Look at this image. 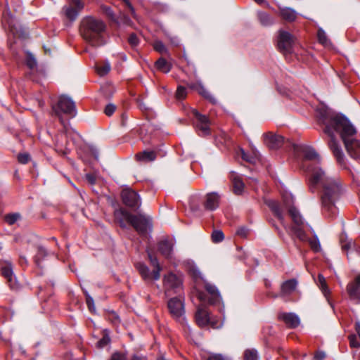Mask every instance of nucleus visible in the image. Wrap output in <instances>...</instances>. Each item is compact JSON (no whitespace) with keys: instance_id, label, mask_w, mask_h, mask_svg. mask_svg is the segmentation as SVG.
Returning <instances> with one entry per match:
<instances>
[{"instance_id":"1","label":"nucleus","mask_w":360,"mask_h":360,"mask_svg":"<svg viewBox=\"0 0 360 360\" xmlns=\"http://www.w3.org/2000/svg\"><path fill=\"white\" fill-rule=\"evenodd\" d=\"M317 116L319 123L325 127L323 131L330 138L328 145L340 165L345 166V155L335 139V131L340 134L349 156L354 159L360 157V141L355 137L356 130L347 117L327 110L319 111Z\"/></svg>"},{"instance_id":"2","label":"nucleus","mask_w":360,"mask_h":360,"mask_svg":"<svg viewBox=\"0 0 360 360\" xmlns=\"http://www.w3.org/2000/svg\"><path fill=\"white\" fill-rule=\"evenodd\" d=\"M310 189L312 190L316 184H321V212L328 219L334 218L338 212L335 202L345 192V188L338 178L326 176L322 169L312 171L310 177Z\"/></svg>"},{"instance_id":"3","label":"nucleus","mask_w":360,"mask_h":360,"mask_svg":"<svg viewBox=\"0 0 360 360\" xmlns=\"http://www.w3.org/2000/svg\"><path fill=\"white\" fill-rule=\"evenodd\" d=\"M292 198L287 197L284 199L283 205L274 200L268 201L267 205L283 226H285L283 210L284 208L286 209L293 222L292 227L293 232L300 240L304 241L307 239L306 234L303 230L304 220L297 209L292 205Z\"/></svg>"},{"instance_id":"4","label":"nucleus","mask_w":360,"mask_h":360,"mask_svg":"<svg viewBox=\"0 0 360 360\" xmlns=\"http://www.w3.org/2000/svg\"><path fill=\"white\" fill-rule=\"evenodd\" d=\"M105 25L103 21L91 17L86 18L80 29L84 39L93 46H99L105 44L103 33Z\"/></svg>"},{"instance_id":"5","label":"nucleus","mask_w":360,"mask_h":360,"mask_svg":"<svg viewBox=\"0 0 360 360\" xmlns=\"http://www.w3.org/2000/svg\"><path fill=\"white\" fill-rule=\"evenodd\" d=\"M53 110L61 123H63V114L70 117H75L77 114L75 102L66 96H60L57 104L53 106Z\"/></svg>"},{"instance_id":"6","label":"nucleus","mask_w":360,"mask_h":360,"mask_svg":"<svg viewBox=\"0 0 360 360\" xmlns=\"http://www.w3.org/2000/svg\"><path fill=\"white\" fill-rule=\"evenodd\" d=\"M126 220L139 233L146 232L150 225V219L143 214H131L129 212L124 214Z\"/></svg>"},{"instance_id":"7","label":"nucleus","mask_w":360,"mask_h":360,"mask_svg":"<svg viewBox=\"0 0 360 360\" xmlns=\"http://www.w3.org/2000/svg\"><path fill=\"white\" fill-rule=\"evenodd\" d=\"M182 281L176 275L169 273L163 278V287L167 296L176 293L181 288Z\"/></svg>"},{"instance_id":"8","label":"nucleus","mask_w":360,"mask_h":360,"mask_svg":"<svg viewBox=\"0 0 360 360\" xmlns=\"http://www.w3.org/2000/svg\"><path fill=\"white\" fill-rule=\"evenodd\" d=\"M294 38L291 34L285 31H280L278 39V47L283 54L292 51Z\"/></svg>"},{"instance_id":"9","label":"nucleus","mask_w":360,"mask_h":360,"mask_svg":"<svg viewBox=\"0 0 360 360\" xmlns=\"http://www.w3.org/2000/svg\"><path fill=\"white\" fill-rule=\"evenodd\" d=\"M121 197L123 203L129 207L137 209L141 206L139 195L130 188L123 189Z\"/></svg>"},{"instance_id":"10","label":"nucleus","mask_w":360,"mask_h":360,"mask_svg":"<svg viewBox=\"0 0 360 360\" xmlns=\"http://www.w3.org/2000/svg\"><path fill=\"white\" fill-rule=\"evenodd\" d=\"M1 271L2 276L6 278L7 282L11 289L18 288L19 285L13 276V266L10 262L4 261L1 262Z\"/></svg>"},{"instance_id":"11","label":"nucleus","mask_w":360,"mask_h":360,"mask_svg":"<svg viewBox=\"0 0 360 360\" xmlns=\"http://www.w3.org/2000/svg\"><path fill=\"white\" fill-rule=\"evenodd\" d=\"M302 153L304 156V160L302 163L303 168H306V170L311 172V175L312 174V171L316 169H320L319 167H311L308 161L309 160H316L319 161V156L318 153L315 151V150L311 147L304 146L302 148Z\"/></svg>"},{"instance_id":"12","label":"nucleus","mask_w":360,"mask_h":360,"mask_svg":"<svg viewBox=\"0 0 360 360\" xmlns=\"http://www.w3.org/2000/svg\"><path fill=\"white\" fill-rule=\"evenodd\" d=\"M346 290L351 300L360 303V274L348 283Z\"/></svg>"},{"instance_id":"13","label":"nucleus","mask_w":360,"mask_h":360,"mask_svg":"<svg viewBox=\"0 0 360 360\" xmlns=\"http://www.w3.org/2000/svg\"><path fill=\"white\" fill-rule=\"evenodd\" d=\"M193 114L196 118V128L200 131V135L205 136L210 133V122L208 117L201 115L197 110H194Z\"/></svg>"},{"instance_id":"14","label":"nucleus","mask_w":360,"mask_h":360,"mask_svg":"<svg viewBox=\"0 0 360 360\" xmlns=\"http://www.w3.org/2000/svg\"><path fill=\"white\" fill-rule=\"evenodd\" d=\"M169 312L176 319L180 318L184 314V298L174 297L168 301Z\"/></svg>"},{"instance_id":"15","label":"nucleus","mask_w":360,"mask_h":360,"mask_svg":"<svg viewBox=\"0 0 360 360\" xmlns=\"http://www.w3.org/2000/svg\"><path fill=\"white\" fill-rule=\"evenodd\" d=\"M221 195L217 192H211L206 194L203 205L205 210H216L220 202Z\"/></svg>"},{"instance_id":"16","label":"nucleus","mask_w":360,"mask_h":360,"mask_svg":"<svg viewBox=\"0 0 360 360\" xmlns=\"http://www.w3.org/2000/svg\"><path fill=\"white\" fill-rule=\"evenodd\" d=\"M278 318L291 328H297L300 323L299 316L294 313L281 312L278 314Z\"/></svg>"},{"instance_id":"17","label":"nucleus","mask_w":360,"mask_h":360,"mask_svg":"<svg viewBox=\"0 0 360 360\" xmlns=\"http://www.w3.org/2000/svg\"><path fill=\"white\" fill-rule=\"evenodd\" d=\"M264 143L270 149H278L282 146L283 143V137L280 135L267 133L264 134Z\"/></svg>"},{"instance_id":"18","label":"nucleus","mask_w":360,"mask_h":360,"mask_svg":"<svg viewBox=\"0 0 360 360\" xmlns=\"http://www.w3.org/2000/svg\"><path fill=\"white\" fill-rule=\"evenodd\" d=\"M195 320L198 325L200 327L205 326L210 323V318L205 306L200 305L198 307L195 313Z\"/></svg>"},{"instance_id":"19","label":"nucleus","mask_w":360,"mask_h":360,"mask_svg":"<svg viewBox=\"0 0 360 360\" xmlns=\"http://www.w3.org/2000/svg\"><path fill=\"white\" fill-rule=\"evenodd\" d=\"M174 243L167 238L160 240L158 243V250L165 257H169L172 252Z\"/></svg>"},{"instance_id":"20","label":"nucleus","mask_w":360,"mask_h":360,"mask_svg":"<svg viewBox=\"0 0 360 360\" xmlns=\"http://www.w3.org/2000/svg\"><path fill=\"white\" fill-rule=\"evenodd\" d=\"M297 285V281L295 278L288 280L281 285V295L282 296L291 295Z\"/></svg>"},{"instance_id":"21","label":"nucleus","mask_w":360,"mask_h":360,"mask_svg":"<svg viewBox=\"0 0 360 360\" xmlns=\"http://www.w3.org/2000/svg\"><path fill=\"white\" fill-rule=\"evenodd\" d=\"M148 255L151 265L154 267L153 271V278L155 281L159 280L160 278V272L162 271V268L158 262V260L155 257L152 255L149 251H148Z\"/></svg>"},{"instance_id":"22","label":"nucleus","mask_w":360,"mask_h":360,"mask_svg":"<svg viewBox=\"0 0 360 360\" xmlns=\"http://www.w3.org/2000/svg\"><path fill=\"white\" fill-rule=\"evenodd\" d=\"M189 86L191 89L196 90L199 94H200L205 98L210 100L212 102H214V98L200 83L191 84Z\"/></svg>"},{"instance_id":"23","label":"nucleus","mask_w":360,"mask_h":360,"mask_svg":"<svg viewBox=\"0 0 360 360\" xmlns=\"http://www.w3.org/2000/svg\"><path fill=\"white\" fill-rule=\"evenodd\" d=\"M232 182L234 193L236 195L242 194L244 190L245 185L241 178L238 176H235L233 177Z\"/></svg>"},{"instance_id":"24","label":"nucleus","mask_w":360,"mask_h":360,"mask_svg":"<svg viewBox=\"0 0 360 360\" xmlns=\"http://www.w3.org/2000/svg\"><path fill=\"white\" fill-rule=\"evenodd\" d=\"M280 14L283 19L289 22L294 21L297 18L296 12L289 8L281 9Z\"/></svg>"},{"instance_id":"25","label":"nucleus","mask_w":360,"mask_h":360,"mask_svg":"<svg viewBox=\"0 0 360 360\" xmlns=\"http://www.w3.org/2000/svg\"><path fill=\"white\" fill-rule=\"evenodd\" d=\"M136 157L139 160L150 162L153 161L156 158V153L152 150H146L136 154Z\"/></svg>"},{"instance_id":"26","label":"nucleus","mask_w":360,"mask_h":360,"mask_svg":"<svg viewBox=\"0 0 360 360\" xmlns=\"http://www.w3.org/2000/svg\"><path fill=\"white\" fill-rule=\"evenodd\" d=\"M155 67L158 70L164 73H167L170 71L172 68V65L170 63L167 62L165 58H160L155 62Z\"/></svg>"},{"instance_id":"27","label":"nucleus","mask_w":360,"mask_h":360,"mask_svg":"<svg viewBox=\"0 0 360 360\" xmlns=\"http://www.w3.org/2000/svg\"><path fill=\"white\" fill-rule=\"evenodd\" d=\"M136 267L144 280L153 279V272L150 273L148 267L145 264L139 263L137 264Z\"/></svg>"},{"instance_id":"28","label":"nucleus","mask_w":360,"mask_h":360,"mask_svg":"<svg viewBox=\"0 0 360 360\" xmlns=\"http://www.w3.org/2000/svg\"><path fill=\"white\" fill-rule=\"evenodd\" d=\"M257 16L262 25L267 26L273 23L271 18L265 12H258Z\"/></svg>"},{"instance_id":"29","label":"nucleus","mask_w":360,"mask_h":360,"mask_svg":"<svg viewBox=\"0 0 360 360\" xmlns=\"http://www.w3.org/2000/svg\"><path fill=\"white\" fill-rule=\"evenodd\" d=\"M244 360H259L258 352L255 349H247L244 352Z\"/></svg>"},{"instance_id":"30","label":"nucleus","mask_w":360,"mask_h":360,"mask_svg":"<svg viewBox=\"0 0 360 360\" xmlns=\"http://www.w3.org/2000/svg\"><path fill=\"white\" fill-rule=\"evenodd\" d=\"M318 282H319V287L321 289L323 293L327 297L328 295L330 294V290L327 286L326 279L323 275L319 274L318 276Z\"/></svg>"},{"instance_id":"31","label":"nucleus","mask_w":360,"mask_h":360,"mask_svg":"<svg viewBox=\"0 0 360 360\" xmlns=\"http://www.w3.org/2000/svg\"><path fill=\"white\" fill-rule=\"evenodd\" d=\"M205 288L211 295L213 296L214 301L219 300L220 295L217 288L214 285L210 283H206Z\"/></svg>"},{"instance_id":"32","label":"nucleus","mask_w":360,"mask_h":360,"mask_svg":"<svg viewBox=\"0 0 360 360\" xmlns=\"http://www.w3.org/2000/svg\"><path fill=\"white\" fill-rule=\"evenodd\" d=\"M340 243L342 249L343 250H348L352 246L354 245V243L352 240H348L346 236H341L340 237Z\"/></svg>"},{"instance_id":"33","label":"nucleus","mask_w":360,"mask_h":360,"mask_svg":"<svg viewBox=\"0 0 360 360\" xmlns=\"http://www.w3.org/2000/svg\"><path fill=\"white\" fill-rule=\"evenodd\" d=\"M110 70V65L108 63L96 66V72L100 76L107 75Z\"/></svg>"},{"instance_id":"34","label":"nucleus","mask_w":360,"mask_h":360,"mask_svg":"<svg viewBox=\"0 0 360 360\" xmlns=\"http://www.w3.org/2000/svg\"><path fill=\"white\" fill-rule=\"evenodd\" d=\"M317 36H318L319 41L321 44H323L325 46H327L330 44V41H329L328 39L327 38V36L323 30H319Z\"/></svg>"},{"instance_id":"35","label":"nucleus","mask_w":360,"mask_h":360,"mask_svg":"<svg viewBox=\"0 0 360 360\" xmlns=\"http://www.w3.org/2000/svg\"><path fill=\"white\" fill-rule=\"evenodd\" d=\"M20 214L18 213L9 214L5 216V221L9 225H12L20 219Z\"/></svg>"},{"instance_id":"36","label":"nucleus","mask_w":360,"mask_h":360,"mask_svg":"<svg viewBox=\"0 0 360 360\" xmlns=\"http://www.w3.org/2000/svg\"><path fill=\"white\" fill-rule=\"evenodd\" d=\"M78 14V11L73 8L68 7L65 9V15L68 18H69L71 20H74L76 19Z\"/></svg>"},{"instance_id":"37","label":"nucleus","mask_w":360,"mask_h":360,"mask_svg":"<svg viewBox=\"0 0 360 360\" xmlns=\"http://www.w3.org/2000/svg\"><path fill=\"white\" fill-rule=\"evenodd\" d=\"M3 18H4V20L6 22V23L8 24V25L11 27V28H13V27L14 26L13 25V15L11 13L10 11L8 10H6V11H4V14H3Z\"/></svg>"},{"instance_id":"38","label":"nucleus","mask_w":360,"mask_h":360,"mask_svg":"<svg viewBox=\"0 0 360 360\" xmlns=\"http://www.w3.org/2000/svg\"><path fill=\"white\" fill-rule=\"evenodd\" d=\"M187 91L184 86H178L176 91V98L178 100H183L186 97Z\"/></svg>"},{"instance_id":"39","label":"nucleus","mask_w":360,"mask_h":360,"mask_svg":"<svg viewBox=\"0 0 360 360\" xmlns=\"http://www.w3.org/2000/svg\"><path fill=\"white\" fill-rule=\"evenodd\" d=\"M309 243L311 250L314 252H319L321 250V245L317 238L309 239Z\"/></svg>"},{"instance_id":"40","label":"nucleus","mask_w":360,"mask_h":360,"mask_svg":"<svg viewBox=\"0 0 360 360\" xmlns=\"http://www.w3.org/2000/svg\"><path fill=\"white\" fill-rule=\"evenodd\" d=\"M224 239V233L221 231H214L212 234V240L214 243H219L222 241Z\"/></svg>"},{"instance_id":"41","label":"nucleus","mask_w":360,"mask_h":360,"mask_svg":"<svg viewBox=\"0 0 360 360\" xmlns=\"http://www.w3.org/2000/svg\"><path fill=\"white\" fill-rule=\"evenodd\" d=\"M46 252L44 248L42 247H39L37 248V253L35 256V262L39 266L40 264V259L46 256Z\"/></svg>"},{"instance_id":"42","label":"nucleus","mask_w":360,"mask_h":360,"mask_svg":"<svg viewBox=\"0 0 360 360\" xmlns=\"http://www.w3.org/2000/svg\"><path fill=\"white\" fill-rule=\"evenodd\" d=\"M110 342V337L108 336V335L105 334L103 335V337L99 341H98V342L96 344L97 347L103 348V347H105L108 344H109Z\"/></svg>"},{"instance_id":"43","label":"nucleus","mask_w":360,"mask_h":360,"mask_svg":"<svg viewBox=\"0 0 360 360\" xmlns=\"http://www.w3.org/2000/svg\"><path fill=\"white\" fill-rule=\"evenodd\" d=\"M154 49L160 53H166L167 49L164 44L160 41H157L153 44Z\"/></svg>"},{"instance_id":"44","label":"nucleus","mask_w":360,"mask_h":360,"mask_svg":"<svg viewBox=\"0 0 360 360\" xmlns=\"http://www.w3.org/2000/svg\"><path fill=\"white\" fill-rule=\"evenodd\" d=\"M26 64L30 69L32 70L36 68L37 62L35 58L31 54H28L26 59Z\"/></svg>"},{"instance_id":"45","label":"nucleus","mask_w":360,"mask_h":360,"mask_svg":"<svg viewBox=\"0 0 360 360\" xmlns=\"http://www.w3.org/2000/svg\"><path fill=\"white\" fill-rule=\"evenodd\" d=\"M349 345L353 348H359L360 347V343L357 340L356 336L355 335H351L349 336Z\"/></svg>"},{"instance_id":"46","label":"nucleus","mask_w":360,"mask_h":360,"mask_svg":"<svg viewBox=\"0 0 360 360\" xmlns=\"http://www.w3.org/2000/svg\"><path fill=\"white\" fill-rule=\"evenodd\" d=\"M127 355L122 352H115L109 360H127Z\"/></svg>"},{"instance_id":"47","label":"nucleus","mask_w":360,"mask_h":360,"mask_svg":"<svg viewBox=\"0 0 360 360\" xmlns=\"http://www.w3.org/2000/svg\"><path fill=\"white\" fill-rule=\"evenodd\" d=\"M19 162L22 164L27 163L30 160V156L27 153L19 154L18 157Z\"/></svg>"},{"instance_id":"48","label":"nucleus","mask_w":360,"mask_h":360,"mask_svg":"<svg viewBox=\"0 0 360 360\" xmlns=\"http://www.w3.org/2000/svg\"><path fill=\"white\" fill-rule=\"evenodd\" d=\"M128 41L132 47L136 46L139 44L138 37L135 34H131L129 35Z\"/></svg>"},{"instance_id":"49","label":"nucleus","mask_w":360,"mask_h":360,"mask_svg":"<svg viewBox=\"0 0 360 360\" xmlns=\"http://www.w3.org/2000/svg\"><path fill=\"white\" fill-rule=\"evenodd\" d=\"M115 109V105L112 104H108L105 108L104 112L107 116H111L114 113Z\"/></svg>"},{"instance_id":"50","label":"nucleus","mask_w":360,"mask_h":360,"mask_svg":"<svg viewBox=\"0 0 360 360\" xmlns=\"http://www.w3.org/2000/svg\"><path fill=\"white\" fill-rule=\"evenodd\" d=\"M96 178H97L96 175L94 173H89V174H86V180L91 185H94L96 184Z\"/></svg>"},{"instance_id":"51","label":"nucleus","mask_w":360,"mask_h":360,"mask_svg":"<svg viewBox=\"0 0 360 360\" xmlns=\"http://www.w3.org/2000/svg\"><path fill=\"white\" fill-rule=\"evenodd\" d=\"M129 360H148V359L146 356L136 353L131 355Z\"/></svg>"},{"instance_id":"52","label":"nucleus","mask_w":360,"mask_h":360,"mask_svg":"<svg viewBox=\"0 0 360 360\" xmlns=\"http://www.w3.org/2000/svg\"><path fill=\"white\" fill-rule=\"evenodd\" d=\"M326 353L323 351H318L314 354V359L316 360H323L326 358Z\"/></svg>"},{"instance_id":"53","label":"nucleus","mask_w":360,"mask_h":360,"mask_svg":"<svg viewBox=\"0 0 360 360\" xmlns=\"http://www.w3.org/2000/svg\"><path fill=\"white\" fill-rule=\"evenodd\" d=\"M103 10L105 12V13L112 20H114V15L112 9L107 6H103Z\"/></svg>"},{"instance_id":"54","label":"nucleus","mask_w":360,"mask_h":360,"mask_svg":"<svg viewBox=\"0 0 360 360\" xmlns=\"http://www.w3.org/2000/svg\"><path fill=\"white\" fill-rule=\"evenodd\" d=\"M71 4L75 6L77 8L79 11L83 8V4L80 0H70Z\"/></svg>"},{"instance_id":"55","label":"nucleus","mask_w":360,"mask_h":360,"mask_svg":"<svg viewBox=\"0 0 360 360\" xmlns=\"http://www.w3.org/2000/svg\"><path fill=\"white\" fill-rule=\"evenodd\" d=\"M86 303H87V305H88V307H89V310L91 311H95V307H94L93 299L89 297H88L86 298Z\"/></svg>"},{"instance_id":"56","label":"nucleus","mask_w":360,"mask_h":360,"mask_svg":"<svg viewBox=\"0 0 360 360\" xmlns=\"http://www.w3.org/2000/svg\"><path fill=\"white\" fill-rule=\"evenodd\" d=\"M248 233V230L245 228H240L237 230L236 234L241 236L245 237Z\"/></svg>"},{"instance_id":"57","label":"nucleus","mask_w":360,"mask_h":360,"mask_svg":"<svg viewBox=\"0 0 360 360\" xmlns=\"http://www.w3.org/2000/svg\"><path fill=\"white\" fill-rule=\"evenodd\" d=\"M207 360H224V358L219 354L210 356Z\"/></svg>"},{"instance_id":"58","label":"nucleus","mask_w":360,"mask_h":360,"mask_svg":"<svg viewBox=\"0 0 360 360\" xmlns=\"http://www.w3.org/2000/svg\"><path fill=\"white\" fill-rule=\"evenodd\" d=\"M122 1L125 3L127 6L129 8L131 14H134V9L132 5L131 4V3L128 0H122Z\"/></svg>"},{"instance_id":"59","label":"nucleus","mask_w":360,"mask_h":360,"mask_svg":"<svg viewBox=\"0 0 360 360\" xmlns=\"http://www.w3.org/2000/svg\"><path fill=\"white\" fill-rule=\"evenodd\" d=\"M242 158L247 162H251V159L246 155L243 150H241Z\"/></svg>"},{"instance_id":"60","label":"nucleus","mask_w":360,"mask_h":360,"mask_svg":"<svg viewBox=\"0 0 360 360\" xmlns=\"http://www.w3.org/2000/svg\"><path fill=\"white\" fill-rule=\"evenodd\" d=\"M255 1L258 2V3H260L262 2L263 0H255Z\"/></svg>"}]
</instances>
